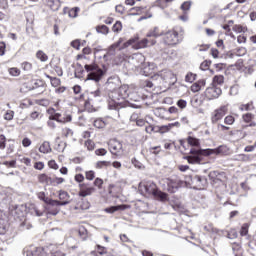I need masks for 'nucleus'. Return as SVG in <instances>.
Returning a JSON list of instances; mask_svg holds the SVG:
<instances>
[{"instance_id": "4468645a", "label": "nucleus", "mask_w": 256, "mask_h": 256, "mask_svg": "<svg viewBox=\"0 0 256 256\" xmlns=\"http://www.w3.org/2000/svg\"><path fill=\"white\" fill-rule=\"evenodd\" d=\"M153 197L154 199H156V201H161L162 203H165V201H169V195L159 190V188L156 190Z\"/></svg>"}, {"instance_id": "f03ea898", "label": "nucleus", "mask_w": 256, "mask_h": 256, "mask_svg": "<svg viewBox=\"0 0 256 256\" xmlns=\"http://www.w3.org/2000/svg\"><path fill=\"white\" fill-rule=\"evenodd\" d=\"M131 91H129V85H122L118 89L109 94L108 109L110 111H119L123 109V101L129 99Z\"/></svg>"}, {"instance_id": "bf43d9fd", "label": "nucleus", "mask_w": 256, "mask_h": 256, "mask_svg": "<svg viewBox=\"0 0 256 256\" xmlns=\"http://www.w3.org/2000/svg\"><path fill=\"white\" fill-rule=\"evenodd\" d=\"M95 187H98V189H101L103 187V179L101 178H96L94 181Z\"/></svg>"}, {"instance_id": "09e8293b", "label": "nucleus", "mask_w": 256, "mask_h": 256, "mask_svg": "<svg viewBox=\"0 0 256 256\" xmlns=\"http://www.w3.org/2000/svg\"><path fill=\"white\" fill-rule=\"evenodd\" d=\"M243 120L245 121V123H251V121H253V114L251 113L244 114Z\"/></svg>"}, {"instance_id": "6ab92c4d", "label": "nucleus", "mask_w": 256, "mask_h": 256, "mask_svg": "<svg viewBox=\"0 0 256 256\" xmlns=\"http://www.w3.org/2000/svg\"><path fill=\"white\" fill-rule=\"evenodd\" d=\"M59 199H60V203L67 202V205H69V203H71V201H69V199H71V196L69 195V193H67V191L60 190L59 191Z\"/></svg>"}, {"instance_id": "f257e3e1", "label": "nucleus", "mask_w": 256, "mask_h": 256, "mask_svg": "<svg viewBox=\"0 0 256 256\" xmlns=\"http://www.w3.org/2000/svg\"><path fill=\"white\" fill-rule=\"evenodd\" d=\"M226 151H227L226 146H219V147L214 148V149H211V148H207V149L192 148L190 150V155L184 157V159H186V161H188V163L190 165H201V161H203V158L201 156L204 155V157H209V155H221V154L225 153Z\"/></svg>"}, {"instance_id": "423d86ee", "label": "nucleus", "mask_w": 256, "mask_h": 256, "mask_svg": "<svg viewBox=\"0 0 256 256\" xmlns=\"http://www.w3.org/2000/svg\"><path fill=\"white\" fill-rule=\"evenodd\" d=\"M165 45H177L179 44V32L175 30H170L164 34L163 38Z\"/></svg>"}, {"instance_id": "58836bf2", "label": "nucleus", "mask_w": 256, "mask_h": 256, "mask_svg": "<svg viewBox=\"0 0 256 256\" xmlns=\"http://www.w3.org/2000/svg\"><path fill=\"white\" fill-rule=\"evenodd\" d=\"M61 118V113H54L49 116V119H52L53 121H57V123H63V119Z\"/></svg>"}, {"instance_id": "bb28decb", "label": "nucleus", "mask_w": 256, "mask_h": 256, "mask_svg": "<svg viewBox=\"0 0 256 256\" xmlns=\"http://www.w3.org/2000/svg\"><path fill=\"white\" fill-rule=\"evenodd\" d=\"M188 144L191 145V147H199V145H201V143L199 142V139L193 137V136H189L187 138Z\"/></svg>"}, {"instance_id": "6e6d98bb", "label": "nucleus", "mask_w": 256, "mask_h": 256, "mask_svg": "<svg viewBox=\"0 0 256 256\" xmlns=\"http://www.w3.org/2000/svg\"><path fill=\"white\" fill-rule=\"evenodd\" d=\"M86 179H88V181H93V179H95V172L92 170L86 172Z\"/></svg>"}, {"instance_id": "a211bd4d", "label": "nucleus", "mask_w": 256, "mask_h": 256, "mask_svg": "<svg viewBox=\"0 0 256 256\" xmlns=\"http://www.w3.org/2000/svg\"><path fill=\"white\" fill-rule=\"evenodd\" d=\"M125 209H127L126 205H117V206H111V207L105 208V212L113 214L116 211H125Z\"/></svg>"}, {"instance_id": "a19ab883", "label": "nucleus", "mask_w": 256, "mask_h": 256, "mask_svg": "<svg viewBox=\"0 0 256 256\" xmlns=\"http://www.w3.org/2000/svg\"><path fill=\"white\" fill-rule=\"evenodd\" d=\"M254 107H253V102H250L248 104H243L241 107H240V110L241 111H253Z\"/></svg>"}, {"instance_id": "c756f323", "label": "nucleus", "mask_w": 256, "mask_h": 256, "mask_svg": "<svg viewBox=\"0 0 256 256\" xmlns=\"http://www.w3.org/2000/svg\"><path fill=\"white\" fill-rule=\"evenodd\" d=\"M46 77L50 79L52 87H59L61 85V79L57 77H51L49 75H47Z\"/></svg>"}, {"instance_id": "ddd939ff", "label": "nucleus", "mask_w": 256, "mask_h": 256, "mask_svg": "<svg viewBox=\"0 0 256 256\" xmlns=\"http://www.w3.org/2000/svg\"><path fill=\"white\" fill-rule=\"evenodd\" d=\"M205 85H207V82L205 81V79L198 80L196 83H194L191 86L192 93H199L201 89H205Z\"/></svg>"}, {"instance_id": "2f4dec72", "label": "nucleus", "mask_w": 256, "mask_h": 256, "mask_svg": "<svg viewBox=\"0 0 256 256\" xmlns=\"http://www.w3.org/2000/svg\"><path fill=\"white\" fill-rule=\"evenodd\" d=\"M130 11H136V12H132L129 15H132V16L141 15V13H145V8L136 6V7L131 8Z\"/></svg>"}, {"instance_id": "de8ad7c7", "label": "nucleus", "mask_w": 256, "mask_h": 256, "mask_svg": "<svg viewBox=\"0 0 256 256\" xmlns=\"http://www.w3.org/2000/svg\"><path fill=\"white\" fill-rule=\"evenodd\" d=\"M159 131L160 133H167V131H171V124L160 126Z\"/></svg>"}, {"instance_id": "473e14b6", "label": "nucleus", "mask_w": 256, "mask_h": 256, "mask_svg": "<svg viewBox=\"0 0 256 256\" xmlns=\"http://www.w3.org/2000/svg\"><path fill=\"white\" fill-rule=\"evenodd\" d=\"M191 5H193L192 1H185L181 6L180 9H182V11L184 13H187V11H189L191 9Z\"/></svg>"}, {"instance_id": "49530a36", "label": "nucleus", "mask_w": 256, "mask_h": 256, "mask_svg": "<svg viewBox=\"0 0 256 256\" xmlns=\"http://www.w3.org/2000/svg\"><path fill=\"white\" fill-rule=\"evenodd\" d=\"M106 153H107V150H105V148H100L95 150V155H98V157H105Z\"/></svg>"}, {"instance_id": "1a4fd4ad", "label": "nucleus", "mask_w": 256, "mask_h": 256, "mask_svg": "<svg viewBox=\"0 0 256 256\" xmlns=\"http://www.w3.org/2000/svg\"><path fill=\"white\" fill-rule=\"evenodd\" d=\"M221 93H223V91L217 86L208 87L205 91V95L208 99H217L220 97Z\"/></svg>"}, {"instance_id": "ea45409f", "label": "nucleus", "mask_w": 256, "mask_h": 256, "mask_svg": "<svg viewBox=\"0 0 256 256\" xmlns=\"http://www.w3.org/2000/svg\"><path fill=\"white\" fill-rule=\"evenodd\" d=\"M247 233H249V224L245 223L242 225L241 230H240V235L242 237H245V235H247Z\"/></svg>"}, {"instance_id": "338daca9", "label": "nucleus", "mask_w": 256, "mask_h": 256, "mask_svg": "<svg viewBox=\"0 0 256 256\" xmlns=\"http://www.w3.org/2000/svg\"><path fill=\"white\" fill-rule=\"evenodd\" d=\"M22 145H23V147H30V145H31V139H29V138H24L23 140H22Z\"/></svg>"}, {"instance_id": "5fc2aeb1", "label": "nucleus", "mask_w": 256, "mask_h": 256, "mask_svg": "<svg viewBox=\"0 0 256 256\" xmlns=\"http://www.w3.org/2000/svg\"><path fill=\"white\" fill-rule=\"evenodd\" d=\"M63 135L66 137H73V130H71V128H64Z\"/></svg>"}, {"instance_id": "f8f14e48", "label": "nucleus", "mask_w": 256, "mask_h": 256, "mask_svg": "<svg viewBox=\"0 0 256 256\" xmlns=\"http://www.w3.org/2000/svg\"><path fill=\"white\" fill-rule=\"evenodd\" d=\"M143 189L145 193L152 195L153 197L159 188H157V184H155V182H146L143 185Z\"/></svg>"}, {"instance_id": "72a5a7b5", "label": "nucleus", "mask_w": 256, "mask_h": 256, "mask_svg": "<svg viewBox=\"0 0 256 256\" xmlns=\"http://www.w3.org/2000/svg\"><path fill=\"white\" fill-rule=\"evenodd\" d=\"M226 235L228 239H237V237H239V233L236 229L229 230L228 232H226Z\"/></svg>"}, {"instance_id": "37998d69", "label": "nucleus", "mask_w": 256, "mask_h": 256, "mask_svg": "<svg viewBox=\"0 0 256 256\" xmlns=\"http://www.w3.org/2000/svg\"><path fill=\"white\" fill-rule=\"evenodd\" d=\"M6 143H7V138L5 137V135L0 134V149H5L6 147Z\"/></svg>"}, {"instance_id": "9d476101", "label": "nucleus", "mask_w": 256, "mask_h": 256, "mask_svg": "<svg viewBox=\"0 0 256 256\" xmlns=\"http://www.w3.org/2000/svg\"><path fill=\"white\" fill-rule=\"evenodd\" d=\"M0 239L1 241H7L9 239V224L7 220L0 222Z\"/></svg>"}, {"instance_id": "2eb2a0df", "label": "nucleus", "mask_w": 256, "mask_h": 256, "mask_svg": "<svg viewBox=\"0 0 256 256\" xmlns=\"http://www.w3.org/2000/svg\"><path fill=\"white\" fill-rule=\"evenodd\" d=\"M80 187L79 197H87L95 192L94 187H85V184H80Z\"/></svg>"}, {"instance_id": "8fccbe9b", "label": "nucleus", "mask_w": 256, "mask_h": 256, "mask_svg": "<svg viewBox=\"0 0 256 256\" xmlns=\"http://www.w3.org/2000/svg\"><path fill=\"white\" fill-rule=\"evenodd\" d=\"M21 229H31V223L26 219L20 224Z\"/></svg>"}, {"instance_id": "f3484780", "label": "nucleus", "mask_w": 256, "mask_h": 256, "mask_svg": "<svg viewBox=\"0 0 256 256\" xmlns=\"http://www.w3.org/2000/svg\"><path fill=\"white\" fill-rule=\"evenodd\" d=\"M39 183H43L44 185H52L53 179L49 177L47 174H40L38 176Z\"/></svg>"}, {"instance_id": "3c124183", "label": "nucleus", "mask_w": 256, "mask_h": 256, "mask_svg": "<svg viewBox=\"0 0 256 256\" xmlns=\"http://www.w3.org/2000/svg\"><path fill=\"white\" fill-rule=\"evenodd\" d=\"M151 17H153V14L150 11L146 12V15L141 16L138 21H145V19H151Z\"/></svg>"}, {"instance_id": "864d4df0", "label": "nucleus", "mask_w": 256, "mask_h": 256, "mask_svg": "<svg viewBox=\"0 0 256 256\" xmlns=\"http://www.w3.org/2000/svg\"><path fill=\"white\" fill-rule=\"evenodd\" d=\"M34 169H37L38 171H43V169H45V164L43 162H36L34 164Z\"/></svg>"}, {"instance_id": "c03bdc74", "label": "nucleus", "mask_w": 256, "mask_h": 256, "mask_svg": "<svg viewBox=\"0 0 256 256\" xmlns=\"http://www.w3.org/2000/svg\"><path fill=\"white\" fill-rule=\"evenodd\" d=\"M224 123L226 125H233V123H235V117L229 115V116H226L225 119H224Z\"/></svg>"}, {"instance_id": "4c0bfd02", "label": "nucleus", "mask_w": 256, "mask_h": 256, "mask_svg": "<svg viewBox=\"0 0 256 256\" xmlns=\"http://www.w3.org/2000/svg\"><path fill=\"white\" fill-rule=\"evenodd\" d=\"M121 29H123V24L121 23V21H116V23L112 27V31L114 33H119Z\"/></svg>"}, {"instance_id": "5701e85b", "label": "nucleus", "mask_w": 256, "mask_h": 256, "mask_svg": "<svg viewBox=\"0 0 256 256\" xmlns=\"http://www.w3.org/2000/svg\"><path fill=\"white\" fill-rule=\"evenodd\" d=\"M163 35H164V33L159 31V27H154L153 30H150L147 33L146 37H155V38H157V37H161Z\"/></svg>"}, {"instance_id": "69168bd1", "label": "nucleus", "mask_w": 256, "mask_h": 256, "mask_svg": "<svg viewBox=\"0 0 256 256\" xmlns=\"http://www.w3.org/2000/svg\"><path fill=\"white\" fill-rule=\"evenodd\" d=\"M48 166L50 167V169H59V165H57V162H55V160H51L48 162Z\"/></svg>"}, {"instance_id": "7c9ffc66", "label": "nucleus", "mask_w": 256, "mask_h": 256, "mask_svg": "<svg viewBox=\"0 0 256 256\" xmlns=\"http://www.w3.org/2000/svg\"><path fill=\"white\" fill-rule=\"evenodd\" d=\"M97 33H102V35H107L109 33V27L107 25H100L96 27Z\"/></svg>"}, {"instance_id": "393cba45", "label": "nucleus", "mask_w": 256, "mask_h": 256, "mask_svg": "<svg viewBox=\"0 0 256 256\" xmlns=\"http://www.w3.org/2000/svg\"><path fill=\"white\" fill-rule=\"evenodd\" d=\"M95 167L96 169H107V167H111V161H98Z\"/></svg>"}, {"instance_id": "6e6552de", "label": "nucleus", "mask_w": 256, "mask_h": 256, "mask_svg": "<svg viewBox=\"0 0 256 256\" xmlns=\"http://www.w3.org/2000/svg\"><path fill=\"white\" fill-rule=\"evenodd\" d=\"M152 79H160L161 81H173L175 79V74L173 71L164 69L155 74Z\"/></svg>"}, {"instance_id": "79ce46f5", "label": "nucleus", "mask_w": 256, "mask_h": 256, "mask_svg": "<svg viewBox=\"0 0 256 256\" xmlns=\"http://www.w3.org/2000/svg\"><path fill=\"white\" fill-rule=\"evenodd\" d=\"M147 45H149V39H147V38L140 40L138 43L139 49H145V47H147Z\"/></svg>"}, {"instance_id": "c85d7f7f", "label": "nucleus", "mask_w": 256, "mask_h": 256, "mask_svg": "<svg viewBox=\"0 0 256 256\" xmlns=\"http://www.w3.org/2000/svg\"><path fill=\"white\" fill-rule=\"evenodd\" d=\"M197 79V74L193 72H188L185 76L186 83H193Z\"/></svg>"}, {"instance_id": "412c9836", "label": "nucleus", "mask_w": 256, "mask_h": 256, "mask_svg": "<svg viewBox=\"0 0 256 256\" xmlns=\"http://www.w3.org/2000/svg\"><path fill=\"white\" fill-rule=\"evenodd\" d=\"M191 105L194 109L201 107V105H203V98L199 95L194 96L191 100Z\"/></svg>"}, {"instance_id": "4d7b16f0", "label": "nucleus", "mask_w": 256, "mask_h": 256, "mask_svg": "<svg viewBox=\"0 0 256 256\" xmlns=\"http://www.w3.org/2000/svg\"><path fill=\"white\" fill-rule=\"evenodd\" d=\"M161 152V146H155L150 148V153H153L154 155H159Z\"/></svg>"}, {"instance_id": "39448f33", "label": "nucleus", "mask_w": 256, "mask_h": 256, "mask_svg": "<svg viewBox=\"0 0 256 256\" xmlns=\"http://www.w3.org/2000/svg\"><path fill=\"white\" fill-rule=\"evenodd\" d=\"M165 183L167 185L168 193H176L180 187L185 185V181L181 180L178 176H171L170 178H167Z\"/></svg>"}, {"instance_id": "b1692460", "label": "nucleus", "mask_w": 256, "mask_h": 256, "mask_svg": "<svg viewBox=\"0 0 256 256\" xmlns=\"http://www.w3.org/2000/svg\"><path fill=\"white\" fill-rule=\"evenodd\" d=\"M195 181L200 187H207V178L205 176H195Z\"/></svg>"}, {"instance_id": "cd10ccee", "label": "nucleus", "mask_w": 256, "mask_h": 256, "mask_svg": "<svg viewBox=\"0 0 256 256\" xmlns=\"http://www.w3.org/2000/svg\"><path fill=\"white\" fill-rule=\"evenodd\" d=\"M213 83L215 85H223L225 83V77L223 75H216L213 77Z\"/></svg>"}, {"instance_id": "a18cd8bd", "label": "nucleus", "mask_w": 256, "mask_h": 256, "mask_svg": "<svg viewBox=\"0 0 256 256\" xmlns=\"http://www.w3.org/2000/svg\"><path fill=\"white\" fill-rule=\"evenodd\" d=\"M21 67L24 71H31V69H33V65L29 62H23Z\"/></svg>"}, {"instance_id": "20e7f679", "label": "nucleus", "mask_w": 256, "mask_h": 256, "mask_svg": "<svg viewBox=\"0 0 256 256\" xmlns=\"http://www.w3.org/2000/svg\"><path fill=\"white\" fill-rule=\"evenodd\" d=\"M85 71L88 73L86 77V81H95V83H99L105 72L101 69L97 64H86L84 66Z\"/></svg>"}, {"instance_id": "e2e57ef3", "label": "nucleus", "mask_w": 256, "mask_h": 256, "mask_svg": "<svg viewBox=\"0 0 256 256\" xmlns=\"http://www.w3.org/2000/svg\"><path fill=\"white\" fill-rule=\"evenodd\" d=\"M71 47H73L74 49L79 50L81 47V42L79 40H74L71 42Z\"/></svg>"}, {"instance_id": "c9c22d12", "label": "nucleus", "mask_w": 256, "mask_h": 256, "mask_svg": "<svg viewBox=\"0 0 256 256\" xmlns=\"http://www.w3.org/2000/svg\"><path fill=\"white\" fill-rule=\"evenodd\" d=\"M219 175H221V173H219V171H212L209 173L208 177L210 179V181H218L219 179Z\"/></svg>"}, {"instance_id": "f704fd0d", "label": "nucleus", "mask_w": 256, "mask_h": 256, "mask_svg": "<svg viewBox=\"0 0 256 256\" xmlns=\"http://www.w3.org/2000/svg\"><path fill=\"white\" fill-rule=\"evenodd\" d=\"M105 125V121H103L101 118H98L94 121V127H96V129H103Z\"/></svg>"}, {"instance_id": "603ef678", "label": "nucleus", "mask_w": 256, "mask_h": 256, "mask_svg": "<svg viewBox=\"0 0 256 256\" xmlns=\"http://www.w3.org/2000/svg\"><path fill=\"white\" fill-rule=\"evenodd\" d=\"M128 99H130V101H139L141 97L137 96L135 92H130Z\"/></svg>"}, {"instance_id": "9b49d317", "label": "nucleus", "mask_w": 256, "mask_h": 256, "mask_svg": "<svg viewBox=\"0 0 256 256\" xmlns=\"http://www.w3.org/2000/svg\"><path fill=\"white\" fill-rule=\"evenodd\" d=\"M227 114V106H221L217 110L214 111V114L212 116V123H217V121H220V119H223L225 115Z\"/></svg>"}, {"instance_id": "0eeeda50", "label": "nucleus", "mask_w": 256, "mask_h": 256, "mask_svg": "<svg viewBox=\"0 0 256 256\" xmlns=\"http://www.w3.org/2000/svg\"><path fill=\"white\" fill-rule=\"evenodd\" d=\"M108 146L112 155H116V157L123 155V144L119 140H110Z\"/></svg>"}, {"instance_id": "aec40b11", "label": "nucleus", "mask_w": 256, "mask_h": 256, "mask_svg": "<svg viewBox=\"0 0 256 256\" xmlns=\"http://www.w3.org/2000/svg\"><path fill=\"white\" fill-rule=\"evenodd\" d=\"M232 251L235 256H243V248L240 243L234 242L232 244Z\"/></svg>"}, {"instance_id": "774afa93", "label": "nucleus", "mask_w": 256, "mask_h": 256, "mask_svg": "<svg viewBox=\"0 0 256 256\" xmlns=\"http://www.w3.org/2000/svg\"><path fill=\"white\" fill-rule=\"evenodd\" d=\"M21 163H24L27 167H31V158H22Z\"/></svg>"}, {"instance_id": "0e129e2a", "label": "nucleus", "mask_w": 256, "mask_h": 256, "mask_svg": "<svg viewBox=\"0 0 256 256\" xmlns=\"http://www.w3.org/2000/svg\"><path fill=\"white\" fill-rule=\"evenodd\" d=\"M47 125L50 129H56L57 127V124L55 123V120L49 118L48 122H47Z\"/></svg>"}, {"instance_id": "13d9d810", "label": "nucleus", "mask_w": 256, "mask_h": 256, "mask_svg": "<svg viewBox=\"0 0 256 256\" xmlns=\"http://www.w3.org/2000/svg\"><path fill=\"white\" fill-rule=\"evenodd\" d=\"M177 106L180 109H185V107H187V101H185L183 99H180V100L177 101Z\"/></svg>"}, {"instance_id": "e433bc0d", "label": "nucleus", "mask_w": 256, "mask_h": 256, "mask_svg": "<svg viewBox=\"0 0 256 256\" xmlns=\"http://www.w3.org/2000/svg\"><path fill=\"white\" fill-rule=\"evenodd\" d=\"M36 57L37 59H39L40 61H47V59H49V57H47V54H45V52L39 50L37 53H36Z\"/></svg>"}, {"instance_id": "4be33fe9", "label": "nucleus", "mask_w": 256, "mask_h": 256, "mask_svg": "<svg viewBox=\"0 0 256 256\" xmlns=\"http://www.w3.org/2000/svg\"><path fill=\"white\" fill-rule=\"evenodd\" d=\"M40 153H51V144L48 141H45L42 143V145L39 147Z\"/></svg>"}, {"instance_id": "dca6fc26", "label": "nucleus", "mask_w": 256, "mask_h": 256, "mask_svg": "<svg viewBox=\"0 0 256 256\" xmlns=\"http://www.w3.org/2000/svg\"><path fill=\"white\" fill-rule=\"evenodd\" d=\"M46 5L52 11H59V9L61 8V0H46Z\"/></svg>"}, {"instance_id": "7ed1b4c3", "label": "nucleus", "mask_w": 256, "mask_h": 256, "mask_svg": "<svg viewBox=\"0 0 256 256\" xmlns=\"http://www.w3.org/2000/svg\"><path fill=\"white\" fill-rule=\"evenodd\" d=\"M128 71H141L145 68V56L141 53L133 54L128 58V61L125 63Z\"/></svg>"}, {"instance_id": "052dcab7", "label": "nucleus", "mask_w": 256, "mask_h": 256, "mask_svg": "<svg viewBox=\"0 0 256 256\" xmlns=\"http://www.w3.org/2000/svg\"><path fill=\"white\" fill-rule=\"evenodd\" d=\"M97 252L99 253V255H105V253H107V248L101 245H97Z\"/></svg>"}, {"instance_id": "680f3d73", "label": "nucleus", "mask_w": 256, "mask_h": 256, "mask_svg": "<svg viewBox=\"0 0 256 256\" xmlns=\"http://www.w3.org/2000/svg\"><path fill=\"white\" fill-rule=\"evenodd\" d=\"M21 71H19V69L17 68H11L10 69V75H12L13 77H19Z\"/></svg>"}, {"instance_id": "a878e982", "label": "nucleus", "mask_w": 256, "mask_h": 256, "mask_svg": "<svg viewBox=\"0 0 256 256\" xmlns=\"http://www.w3.org/2000/svg\"><path fill=\"white\" fill-rule=\"evenodd\" d=\"M47 203H48V205H51L52 207H63L65 205H67L68 202H61L59 200L50 199Z\"/></svg>"}]
</instances>
